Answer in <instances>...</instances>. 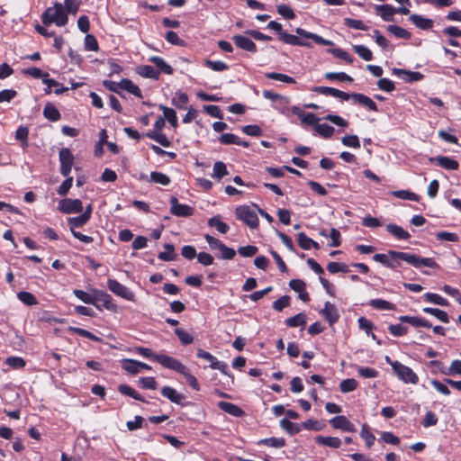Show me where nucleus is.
Returning <instances> with one entry per match:
<instances>
[{"mask_svg": "<svg viewBox=\"0 0 461 461\" xmlns=\"http://www.w3.org/2000/svg\"><path fill=\"white\" fill-rule=\"evenodd\" d=\"M373 259L375 262L391 269H396L401 267V260L405 261L409 265L416 267L437 268L438 266L431 258H421L416 254L389 250L387 254H375Z\"/></svg>", "mask_w": 461, "mask_h": 461, "instance_id": "nucleus-1", "label": "nucleus"}, {"mask_svg": "<svg viewBox=\"0 0 461 461\" xmlns=\"http://www.w3.org/2000/svg\"><path fill=\"white\" fill-rule=\"evenodd\" d=\"M295 32L297 35L289 34L287 32H280V41L284 43L292 45V46H302L311 48L312 45L310 42L301 39H310L312 40L315 43L323 45V46H332L333 42L330 40H326L321 36L307 32L303 28H296Z\"/></svg>", "mask_w": 461, "mask_h": 461, "instance_id": "nucleus-2", "label": "nucleus"}, {"mask_svg": "<svg viewBox=\"0 0 461 461\" xmlns=\"http://www.w3.org/2000/svg\"><path fill=\"white\" fill-rule=\"evenodd\" d=\"M158 364L163 366L164 367L167 369L174 370L182 375L185 376L186 379L187 384L195 391L200 390V384L194 375H193L188 368L182 364L179 360L176 358H174L172 357H158Z\"/></svg>", "mask_w": 461, "mask_h": 461, "instance_id": "nucleus-3", "label": "nucleus"}, {"mask_svg": "<svg viewBox=\"0 0 461 461\" xmlns=\"http://www.w3.org/2000/svg\"><path fill=\"white\" fill-rule=\"evenodd\" d=\"M41 20L46 26L55 23L61 27L67 24L68 18L63 5L60 3H55L53 6L44 11Z\"/></svg>", "mask_w": 461, "mask_h": 461, "instance_id": "nucleus-4", "label": "nucleus"}, {"mask_svg": "<svg viewBox=\"0 0 461 461\" xmlns=\"http://www.w3.org/2000/svg\"><path fill=\"white\" fill-rule=\"evenodd\" d=\"M236 218L251 229L258 226V217L255 210L249 205L238 206L235 210Z\"/></svg>", "mask_w": 461, "mask_h": 461, "instance_id": "nucleus-5", "label": "nucleus"}, {"mask_svg": "<svg viewBox=\"0 0 461 461\" xmlns=\"http://www.w3.org/2000/svg\"><path fill=\"white\" fill-rule=\"evenodd\" d=\"M393 370L397 375L399 379H401L405 384H416L419 382V377L413 372V370L411 367L400 363L399 361H394L393 364Z\"/></svg>", "mask_w": 461, "mask_h": 461, "instance_id": "nucleus-6", "label": "nucleus"}, {"mask_svg": "<svg viewBox=\"0 0 461 461\" xmlns=\"http://www.w3.org/2000/svg\"><path fill=\"white\" fill-rule=\"evenodd\" d=\"M376 14L381 16V18L384 22H392L393 21V15L398 13L403 15H406L410 13V9L405 6H401L398 8L393 7L391 5H375Z\"/></svg>", "mask_w": 461, "mask_h": 461, "instance_id": "nucleus-7", "label": "nucleus"}, {"mask_svg": "<svg viewBox=\"0 0 461 461\" xmlns=\"http://www.w3.org/2000/svg\"><path fill=\"white\" fill-rule=\"evenodd\" d=\"M107 287L112 293L119 297L131 302L135 301L134 294L127 286L123 285L115 279H108Z\"/></svg>", "mask_w": 461, "mask_h": 461, "instance_id": "nucleus-8", "label": "nucleus"}, {"mask_svg": "<svg viewBox=\"0 0 461 461\" xmlns=\"http://www.w3.org/2000/svg\"><path fill=\"white\" fill-rule=\"evenodd\" d=\"M60 162V174L64 176H68L74 162V158L71 150L68 148H63L59 153Z\"/></svg>", "mask_w": 461, "mask_h": 461, "instance_id": "nucleus-9", "label": "nucleus"}, {"mask_svg": "<svg viewBox=\"0 0 461 461\" xmlns=\"http://www.w3.org/2000/svg\"><path fill=\"white\" fill-rule=\"evenodd\" d=\"M59 210L63 213H79L83 211V203L79 199H62L59 203Z\"/></svg>", "mask_w": 461, "mask_h": 461, "instance_id": "nucleus-10", "label": "nucleus"}, {"mask_svg": "<svg viewBox=\"0 0 461 461\" xmlns=\"http://www.w3.org/2000/svg\"><path fill=\"white\" fill-rule=\"evenodd\" d=\"M95 303H98L100 307H104L108 311L116 312L118 306L114 303L113 297L104 290L95 289Z\"/></svg>", "mask_w": 461, "mask_h": 461, "instance_id": "nucleus-11", "label": "nucleus"}, {"mask_svg": "<svg viewBox=\"0 0 461 461\" xmlns=\"http://www.w3.org/2000/svg\"><path fill=\"white\" fill-rule=\"evenodd\" d=\"M170 212L177 217H189L194 214V208L187 204L179 203L176 197L170 198Z\"/></svg>", "mask_w": 461, "mask_h": 461, "instance_id": "nucleus-12", "label": "nucleus"}, {"mask_svg": "<svg viewBox=\"0 0 461 461\" xmlns=\"http://www.w3.org/2000/svg\"><path fill=\"white\" fill-rule=\"evenodd\" d=\"M311 90L322 95L332 96L340 99L341 101H348L349 99L348 93L330 86H313Z\"/></svg>", "mask_w": 461, "mask_h": 461, "instance_id": "nucleus-13", "label": "nucleus"}, {"mask_svg": "<svg viewBox=\"0 0 461 461\" xmlns=\"http://www.w3.org/2000/svg\"><path fill=\"white\" fill-rule=\"evenodd\" d=\"M333 429H341L346 432H355L357 430L355 425L343 415H338L329 420Z\"/></svg>", "mask_w": 461, "mask_h": 461, "instance_id": "nucleus-14", "label": "nucleus"}, {"mask_svg": "<svg viewBox=\"0 0 461 461\" xmlns=\"http://www.w3.org/2000/svg\"><path fill=\"white\" fill-rule=\"evenodd\" d=\"M392 73H393V75L398 77L399 78L402 79L406 83L418 82V81H420L421 79H423V77H424V75L421 74L420 72L411 71V70L396 68H393L392 69Z\"/></svg>", "mask_w": 461, "mask_h": 461, "instance_id": "nucleus-15", "label": "nucleus"}, {"mask_svg": "<svg viewBox=\"0 0 461 461\" xmlns=\"http://www.w3.org/2000/svg\"><path fill=\"white\" fill-rule=\"evenodd\" d=\"M320 313L324 317V319L329 322L330 326L336 323L339 319V314L336 306L330 302L325 303L324 308L321 310Z\"/></svg>", "mask_w": 461, "mask_h": 461, "instance_id": "nucleus-16", "label": "nucleus"}, {"mask_svg": "<svg viewBox=\"0 0 461 461\" xmlns=\"http://www.w3.org/2000/svg\"><path fill=\"white\" fill-rule=\"evenodd\" d=\"M232 41L238 48L246 51L255 53L258 50L255 42L244 35L236 34L232 37Z\"/></svg>", "mask_w": 461, "mask_h": 461, "instance_id": "nucleus-17", "label": "nucleus"}, {"mask_svg": "<svg viewBox=\"0 0 461 461\" xmlns=\"http://www.w3.org/2000/svg\"><path fill=\"white\" fill-rule=\"evenodd\" d=\"M352 99L354 103L363 105L373 112H377L378 107L377 104L367 95H365L360 93H352L349 94V99Z\"/></svg>", "mask_w": 461, "mask_h": 461, "instance_id": "nucleus-18", "label": "nucleus"}, {"mask_svg": "<svg viewBox=\"0 0 461 461\" xmlns=\"http://www.w3.org/2000/svg\"><path fill=\"white\" fill-rule=\"evenodd\" d=\"M429 162H436L439 167L447 170H456L459 167V163L457 160L446 156L429 158Z\"/></svg>", "mask_w": 461, "mask_h": 461, "instance_id": "nucleus-19", "label": "nucleus"}, {"mask_svg": "<svg viewBox=\"0 0 461 461\" xmlns=\"http://www.w3.org/2000/svg\"><path fill=\"white\" fill-rule=\"evenodd\" d=\"M160 392L161 394L170 402L183 405V401L185 399V396L183 393H178L175 388L167 385L162 387Z\"/></svg>", "mask_w": 461, "mask_h": 461, "instance_id": "nucleus-20", "label": "nucleus"}, {"mask_svg": "<svg viewBox=\"0 0 461 461\" xmlns=\"http://www.w3.org/2000/svg\"><path fill=\"white\" fill-rule=\"evenodd\" d=\"M73 294L77 299H79L83 303H87V304H93L98 310H101L100 305L98 303H95V298H96L95 289H93L91 294L86 293L83 290L75 289L73 291Z\"/></svg>", "mask_w": 461, "mask_h": 461, "instance_id": "nucleus-21", "label": "nucleus"}, {"mask_svg": "<svg viewBox=\"0 0 461 461\" xmlns=\"http://www.w3.org/2000/svg\"><path fill=\"white\" fill-rule=\"evenodd\" d=\"M314 439L320 446L329 447L330 448H339L342 445L341 439L338 437H325L318 435Z\"/></svg>", "mask_w": 461, "mask_h": 461, "instance_id": "nucleus-22", "label": "nucleus"}, {"mask_svg": "<svg viewBox=\"0 0 461 461\" xmlns=\"http://www.w3.org/2000/svg\"><path fill=\"white\" fill-rule=\"evenodd\" d=\"M409 20L420 30H429L433 27V21L431 19L423 17L420 14H411Z\"/></svg>", "mask_w": 461, "mask_h": 461, "instance_id": "nucleus-23", "label": "nucleus"}, {"mask_svg": "<svg viewBox=\"0 0 461 461\" xmlns=\"http://www.w3.org/2000/svg\"><path fill=\"white\" fill-rule=\"evenodd\" d=\"M150 62H152L156 68L157 70L160 73H164L166 75H172L173 74V68L166 62V60L158 56H152L149 59Z\"/></svg>", "mask_w": 461, "mask_h": 461, "instance_id": "nucleus-24", "label": "nucleus"}, {"mask_svg": "<svg viewBox=\"0 0 461 461\" xmlns=\"http://www.w3.org/2000/svg\"><path fill=\"white\" fill-rule=\"evenodd\" d=\"M136 72L142 77L158 80L159 78V71L150 65H141L137 67Z\"/></svg>", "mask_w": 461, "mask_h": 461, "instance_id": "nucleus-25", "label": "nucleus"}, {"mask_svg": "<svg viewBox=\"0 0 461 461\" xmlns=\"http://www.w3.org/2000/svg\"><path fill=\"white\" fill-rule=\"evenodd\" d=\"M387 231L400 240H407L410 239L411 235L408 231L403 230L401 226H398L393 223H389L386 225Z\"/></svg>", "mask_w": 461, "mask_h": 461, "instance_id": "nucleus-26", "label": "nucleus"}, {"mask_svg": "<svg viewBox=\"0 0 461 461\" xmlns=\"http://www.w3.org/2000/svg\"><path fill=\"white\" fill-rule=\"evenodd\" d=\"M218 407L221 411H223L226 413L230 414L234 417H240L244 413V411H242V409L240 407H239L238 405H236L234 403L228 402H220L218 403Z\"/></svg>", "mask_w": 461, "mask_h": 461, "instance_id": "nucleus-27", "label": "nucleus"}, {"mask_svg": "<svg viewBox=\"0 0 461 461\" xmlns=\"http://www.w3.org/2000/svg\"><path fill=\"white\" fill-rule=\"evenodd\" d=\"M43 116L50 122H58L61 114L52 103H47L43 109Z\"/></svg>", "mask_w": 461, "mask_h": 461, "instance_id": "nucleus-28", "label": "nucleus"}, {"mask_svg": "<svg viewBox=\"0 0 461 461\" xmlns=\"http://www.w3.org/2000/svg\"><path fill=\"white\" fill-rule=\"evenodd\" d=\"M120 88L128 91L137 97H142L141 91L131 80L123 78L119 82Z\"/></svg>", "mask_w": 461, "mask_h": 461, "instance_id": "nucleus-29", "label": "nucleus"}, {"mask_svg": "<svg viewBox=\"0 0 461 461\" xmlns=\"http://www.w3.org/2000/svg\"><path fill=\"white\" fill-rule=\"evenodd\" d=\"M118 392L122 395L131 397L137 401L148 402L136 390H134L128 384H120L118 386Z\"/></svg>", "mask_w": 461, "mask_h": 461, "instance_id": "nucleus-30", "label": "nucleus"}, {"mask_svg": "<svg viewBox=\"0 0 461 461\" xmlns=\"http://www.w3.org/2000/svg\"><path fill=\"white\" fill-rule=\"evenodd\" d=\"M368 304L374 309L380 311H393L396 308L395 304L384 299H372Z\"/></svg>", "mask_w": 461, "mask_h": 461, "instance_id": "nucleus-31", "label": "nucleus"}, {"mask_svg": "<svg viewBox=\"0 0 461 461\" xmlns=\"http://www.w3.org/2000/svg\"><path fill=\"white\" fill-rule=\"evenodd\" d=\"M158 109L163 112V118L167 119L168 122L172 125V127L176 128L178 125V121L176 111L163 104H160L158 106Z\"/></svg>", "mask_w": 461, "mask_h": 461, "instance_id": "nucleus-32", "label": "nucleus"}, {"mask_svg": "<svg viewBox=\"0 0 461 461\" xmlns=\"http://www.w3.org/2000/svg\"><path fill=\"white\" fill-rule=\"evenodd\" d=\"M208 225L214 227L220 233L225 234L229 231L230 226L221 220V216L216 215L208 220Z\"/></svg>", "mask_w": 461, "mask_h": 461, "instance_id": "nucleus-33", "label": "nucleus"}, {"mask_svg": "<svg viewBox=\"0 0 461 461\" xmlns=\"http://www.w3.org/2000/svg\"><path fill=\"white\" fill-rule=\"evenodd\" d=\"M258 444L275 448H281L285 446V439L284 438L271 437L260 439Z\"/></svg>", "mask_w": 461, "mask_h": 461, "instance_id": "nucleus-34", "label": "nucleus"}, {"mask_svg": "<svg viewBox=\"0 0 461 461\" xmlns=\"http://www.w3.org/2000/svg\"><path fill=\"white\" fill-rule=\"evenodd\" d=\"M188 102V95L180 90L176 91L175 96L171 99V104L180 110L185 109V106Z\"/></svg>", "mask_w": 461, "mask_h": 461, "instance_id": "nucleus-35", "label": "nucleus"}, {"mask_svg": "<svg viewBox=\"0 0 461 461\" xmlns=\"http://www.w3.org/2000/svg\"><path fill=\"white\" fill-rule=\"evenodd\" d=\"M280 427L290 435H295L301 431L302 425L290 421L288 419L284 418L280 420Z\"/></svg>", "mask_w": 461, "mask_h": 461, "instance_id": "nucleus-36", "label": "nucleus"}, {"mask_svg": "<svg viewBox=\"0 0 461 461\" xmlns=\"http://www.w3.org/2000/svg\"><path fill=\"white\" fill-rule=\"evenodd\" d=\"M164 248L166 251L159 252L158 258L163 261H173L176 258V254L175 253V247L173 244L165 243Z\"/></svg>", "mask_w": 461, "mask_h": 461, "instance_id": "nucleus-37", "label": "nucleus"}, {"mask_svg": "<svg viewBox=\"0 0 461 461\" xmlns=\"http://www.w3.org/2000/svg\"><path fill=\"white\" fill-rule=\"evenodd\" d=\"M422 311L426 313L435 316L438 320L444 323L449 322V316L445 311L432 307H425L422 309Z\"/></svg>", "mask_w": 461, "mask_h": 461, "instance_id": "nucleus-38", "label": "nucleus"}, {"mask_svg": "<svg viewBox=\"0 0 461 461\" xmlns=\"http://www.w3.org/2000/svg\"><path fill=\"white\" fill-rule=\"evenodd\" d=\"M391 194L393 197H396V198H399V199H402V200H409V201L418 202L419 199H420V196L417 194L412 193V192H411L409 190L393 191L391 193Z\"/></svg>", "mask_w": 461, "mask_h": 461, "instance_id": "nucleus-39", "label": "nucleus"}, {"mask_svg": "<svg viewBox=\"0 0 461 461\" xmlns=\"http://www.w3.org/2000/svg\"><path fill=\"white\" fill-rule=\"evenodd\" d=\"M387 31L398 39L408 40L411 38V33L407 30L398 25H388Z\"/></svg>", "mask_w": 461, "mask_h": 461, "instance_id": "nucleus-40", "label": "nucleus"}, {"mask_svg": "<svg viewBox=\"0 0 461 461\" xmlns=\"http://www.w3.org/2000/svg\"><path fill=\"white\" fill-rule=\"evenodd\" d=\"M324 77L330 81L352 82L353 78L345 72H327Z\"/></svg>", "mask_w": 461, "mask_h": 461, "instance_id": "nucleus-41", "label": "nucleus"}, {"mask_svg": "<svg viewBox=\"0 0 461 461\" xmlns=\"http://www.w3.org/2000/svg\"><path fill=\"white\" fill-rule=\"evenodd\" d=\"M358 386V383L354 378L344 379L339 384V390L343 393L355 391Z\"/></svg>", "mask_w": 461, "mask_h": 461, "instance_id": "nucleus-42", "label": "nucleus"}, {"mask_svg": "<svg viewBox=\"0 0 461 461\" xmlns=\"http://www.w3.org/2000/svg\"><path fill=\"white\" fill-rule=\"evenodd\" d=\"M285 324L291 328L304 326L306 324V316L304 313L300 312L291 318L286 319Z\"/></svg>", "mask_w": 461, "mask_h": 461, "instance_id": "nucleus-43", "label": "nucleus"}, {"mask_svg": "<svg viewBox=\"0 0 461 461\" xmlns=\"http://www.w3.org/2000/svg\"><path fill=\"white\" fill-rule=\"evenodd\" d=\"M17 298L27 306H33L38 304V300L30 292L22 291L17 294Z\"/></svg>", "mask_w": 461, "mask_h": 461, "instance_id": "nucleus-44", "label": "nucleus"}, {"mask_svg": "<svg viewBox=\"0 0 461 461\" xmlns=\"http://www.w3.org/2000/svg\"><path fill=\"white\" fill-rule=\"evenodd\" d=\"M213 172L212 176L218 180H221L224 176L229 175L226 165L221 161H216L212 168Z\"/></svg>", "mask_w": 461, "mask_h": 461, "instance_id": "nucleus-45", "label": "nucleus"}, {"mask_svg": "<svg viewBox=\"0 0 461 461\" xmlns=\"http://www.w3.org/2000/svg\"><path fill=\"white\" fill-rule=\"evenodd\" d=\"M314 130L320 136L326 139L331 137L335 131V129L327 123H318Z\"/></svg>", "mask_w": 461, "mask_h": 461, "instance_id": "nucleus-46", "label": "nucleus"}, {"mask_svg": "<svg viewBox=\"0 0 461 461\" xmlns=\"http://www.w3.org/2000/svg\"><path fill=\"white\" fill-rule=\"evenodd\" d=\"M68 331L70 333L77 334L78 336H81L83 338H86V339H88L90 340H93V341H99L100 340V339L97 336H95L94 333H92V332H90V331H88L86 330H84L82 328L70 326L68 328Z\"/></svg>", "mask_w": 461, "mask_h": 461, "instance_id": "nucleus-47", "label": "nucleus"}, {"mask_svg": "<svg viewBox=\"0 0 461 461\" xmlns=\"http://www.w3.org/2000/svg\"><path fill=\"white\" fill-rule=\"evenodd\" d=\"M149 180L151 182L160 184L162 185H168L171 182V179L168 176L164 173L153 171L150 173Z\"/></svg>", "mask_w": 461, "mask_h": 461, "instance_id": "nucleus-48", "label": "nucleus"}, {"mask_svg": "<svg viewBox=\"0 0 461 461\" xmlns=\"http://www.w3.org/2000/svg\"><path fill=\"white\" fill-rule=\"evenodd\" d=\"M266 77L269 78V79H273V80H277V81H281V82H284V83H286V84H294L295 83V80L294 77L288 76V75H285V74H282V73H277V72H267L265 74Z\"/></svg>", "mask_w": 461, "mask_h": 461, "instance_id": "nucleus-49", "label": "nucleus"}, {"mask_svg": "<svg viewBox=\"0 0 461 461\" xmlns=\"http://www.w3.org/2000/svg\"><path fill=\"white\" fill-rule=\"evenodd\" d=\"M343 23L350 29L360 30V31H367L368 30V26L366 25L361 20H356V19L347 17V18L343 19Z\"/></svg>", "mask_w": 461, "mask_h": 461, "instance_id": "nucleus-50", "label": "nucleus"}, {"mask_svg": "<svg viewBox=\"0 0 461 461\" xmlns=\"http://www.w3.org/2000/svg\"><path fill=\"white\" fill-rule=\"evenodd\" d=\"M353 50L364 60L370 61L373 59L372 51L365 45H354Z\"/></svg>", "mask_w": 461, "mask_h": 461, "instance_id": "nucleus-51", "label": "nucleus"}, {"mask_svg": "<svg viewBox=\"0 0 461 461\" xmlns=\"http://www.w3.org/2000/svg\"><path fill=\"white\" fill-rule=\"evenodd\" d=\"M88 219L83 215L82 213L76 217H71L68 220V224L70 228V230H75L76 228L83 227L85 224L88 222Z\"/></svg>", "mask_w": 461, "mask_h": 461, "instance_id": "nucleus-52", "label": "nucleus"}, {"mask_svg": "<svg viewBox=\"0 0 461 461\" xmlns=\"http://www.w3.org/2000/svg\"><path fill=\"white\" fill-rule=\"evenodd\" d=\"M424 298L427 302L435 303V304H438L440 306H447L448 305V301L438 294L426 293L424 294Z\"/></svg>", "mask_w": 461, "mask_h": 461, "instance_id": "nucleus-53", "label": "nucleus"}, {"mask_svg": "<svg viewBox=\"0 0 461 461\" xmlns=\"http://www.w3.org/2000/svg\"><path fill=\"white\" fill-rule=\"evenodd\" d=\"M122 366L126 372L131 375H136L140 372L139 366L137 365V360L134 359H122Z\"/></svg>", "mask_w": 461, "mask_h": 461, "instance_id": "nucleus-54", "label": "nucleus"}, {"mask_svg": "<svg viewBox=\"0 0 461 461\" xmlns=\"http://www.w3.org/2000/svg\"><path fill=\"white\" fill-rule=\"evenodd\" d=\"M24 75H28L33 78H43L49 77L48 72H43L41 68L36 67L28 68L23 70Z\"/></svg>", "mask_w": 461, "mask_h": 461, "instance_id": "nucleus-55", "label": "nucleus"}, {"mask_svg": "<svg viewBox=\"0 0 461 461\" xmlns=\"http://www.w3.org/2000/svg\"><path fill=\"white\" fill-rule=\"evenodd\" d=\"M277 13L285 19L293 20L295 18L294 10L287 5L282 4L276 6Z\"/></svg>", "mask_w": 461, "mask_h": 461, "instance_id": "nucleus-56", "label": "nucleus"}, {"mask_svg": "<svg viewBox=\"0 0 461 461\" xmlns=\"http://www.w3.org/2000/svg\"><path fill=\"white\" fill-rule=\"evenodd\" d=\"M290 296L283 295L279 299L273 302L272 307L276 312H282L285 307L290 305Z\"/></svg>", "mask_w": 461, "mask_h": 461, "instance_id": "nucleus-57", "label": "nucleus"}, {"mask_svg": "<svg viewBox=\"0 0 461 461\" xmlns=\"http://www.w3.org/2000/svg\"><path fill=\"white\" fill-rule=\"evenodd\" d=\"M341 143L349 148L353 149H359L360 148V141L357 135H346L342 137Z\"/></svg>", "mask_w": 461, "mask_h": 461, "instance_id": "nucleus-58", "label": "nucleus"}, {"mask_svg": "<svg viewBox=\"0 0 461 461\" xmlns=\"http://www.w3.org/2000/svg\"><path fill=\"white\" fill-rule=\"evenodd\" d=\"M327 270L331 274L339 272L348 273L349 271L348 267L346 264L339 262H330L327 266Z\"/></svg>", "mask_w": 461, "mask_h": 461, "instance_id": "nucleus-59", "label": "nucleus"}, {"mask_svg": "<svg viewBox=\"0 0 461 461\" xmlns=\"http://www.w3.org/2000/svg\"><path fill=\"white\" fill-rule=\"evenodd\" d=\"M441 373L447 375H461V360H453L447 370H442Z\"/></svg>", "mask_w": 461, "mask_h": 461, "instance_id": "nucleus-60", "label": "nucleus"}, {"mask_svg": "<svg viewBox=\"0 0 461 461\" xmlns=\"http://www.w3.org/2000/svg\"><path fill=\"white\" fill-rule=\"evenodd\" d=\"M175 333L183 345H189L194 341L193 336L183 329H176Z\"/></svg>", "mask_w": 461, "mask_h": 461, "instance_id": "nucleus-61", "label": "nucleus"}, {"mask_svg": "<svg viewBox=\"0 0 461 461\" xmlns=\"http://www.w3.org/2000/svg\"><path fill=\"white\" fill-rule=\"evenodd\" d=\"M205 66L207 68H209L214 71H218V72L229 69V66L221 60L207 59V60H205Z\"/></svg>", "mask_w": 461, "mask_h": 461, "instance_id": "nucleus-62", "label": "nucleus"}, {"mask_svg": "<svg viewBox=\"0 0 461 461\" xmlns=\"http://www.w3.org/2000/svg\"><path fill=\"white\" fill-rule=\"evenodd\" d=\"M357 373L364 378H375L378 376V371L372 367L367 366H357Z\"/></svg>", "mask_w": 461, "mask_h": 461, "instance_id": "nucleus-63", "label": "nucleus"}, {"mask_svg": "<svg viewBox=\"0 0 461 461\" xmlns=\"http://www.w3.org/2000/svg\"><path fill=\"white\" fill-rule=\"evenodd\" d=\"M297 242L303 249L309 250L312 248L313 240L309 238L304 232H299L297 235Z\"/></svg>", "mask_w": 461, "mask_h": 461, "instance_id": "nucleus-64", "label": "nucleus"}]
</instances>
